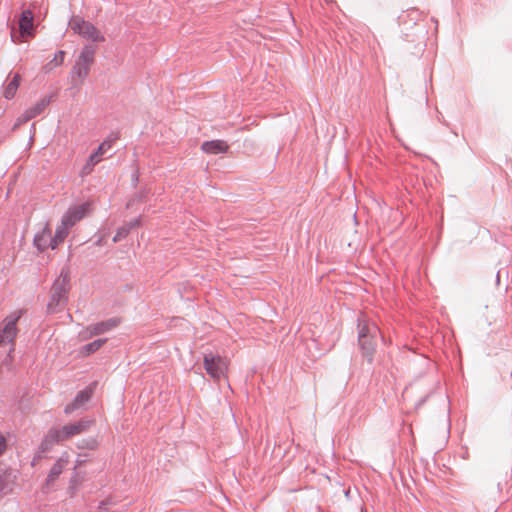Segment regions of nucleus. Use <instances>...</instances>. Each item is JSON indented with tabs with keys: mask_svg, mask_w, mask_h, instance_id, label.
Here are the masks:
<instances>
[{
	"mask_svg": "<svg viewBox=\"0 0 512 512\" xmlns=\"http://www.w3.org/2000/svg\"><path fill=\"white\" fill-rule=\"evenodd\" d=\"M94 424V419L81 418L75 422H68L63 425L51 427L42 439L39 449L41 452H47L51 450L55 444H62L81 435Z\"/></svg>",
	"mask_w": 512,
	"mask_h": 512,
	"instance_id": "f257e3e1",
	"label": "nucleus"
},
{
	"mask_svg": "<svg viewBox=\"0 0 512 512\" xmlns=\"http://www.w3.org/2000/svg\"><path fill=\"white\" fill-rule=\"evenodd\" d=\"M68 28L74 34L79 35L86 41L90 42H104L105 37L101 31L91 22L76 15L72 16L68 23Z\"/></svg>",
	"mask_w": 512,
	"mask_h": 512,
	"instance_id": "f03ea898",
	"label": "nucleus"
},
{
	"mask_svg": "<svg viewBox=\"0 0 512 512\" xmlns=\"http://www.w3.org/2000/svg\"><path fill=\"white\" fill-rule=\"evenodd\" d=\"M359 327V345L363 356L371 362L375 352L374 338L376 337L379 329L375 324H368L364 320L359 324Z\"/></svg>",
	"mask_w": 512,
	"mask_h": 512,
	"instance_id": "7ed1b4c3",
	"label": "nucleus"
},
{
	"mask_svg": "<svg viewBox=\"0 0 512 512\" xmlns=\"http://www.w3.org/2000/svg\"><path fill=\"white\" fill-rule=\"evenodd\" d=\"M22 312L15 311L6 316L0 323V346L11 344L10 353L14 351V342L18 334L17 322L21 318Z\"/></svg>",
	"mask_w": 512,
	"mask_h": 512,
	"instance_id": "20e7f679",
	"label": "nucleus"
},
{
	"mask_svg": "<svg viewBox=\"0 0 512 512\" xmlns=\"http://www.w3.org/2000/svg\"><path fill=\"white\" fill-rule=\"evenodd\" d=\"M204 369L207 374L214 380L219 381L221 378L227 377L229 368V360L219 355L206 354L203 359Z\"/></svg>",
	"mask_w": 512,
	"mask_h": 512,
	"instance_id": "39448f33",
	"label": "nucleus"
},
{
	"mask_svg": "<svg viewBox=\"0 0 512 512\" xmlns=\"http://www.w3.org/2000/svg\"><path fill=\"white\" fill-rule=\"evenodd\" d=\"M69 289V280L67 277L58 278L50 290V300L47 309L50 312L57 311L59 306L65 305Z\"/></svg>",
	"mask_w": 512,
	"mask_h": 512,
	"instance_id": "423d86ee",
	"label": "nucleus"
},
{
	"mask_svg": "<svg viewBox=\"0 0 512 512\" xmlns=\"http://www.w3.org/2000/svg\"><path fill=\"white\" fill-rule=\"evenodd\" d=\"M91 212V203L85 202L68 208L62 220L71 228Z\"/></svg>",
	"mask_w": 512,
	"mask_h": 512,
	"instance_id": "0eeeda50",
	"label": "nucleus"
},
{
	"mask_svg": "<svg viewBox=\"0 0 512 512\" xmlns=\"http://www.w3.org/2000/svg\"><path fill=\"white\" fill-rule=\"evenodd\" d=\"M50 104V99L47 97H44L40 99L36 104H34L32 107L26 109L16 120L14 129L18 128L22 124L28 122L29 120L33 119L34 117L42 114L45 109Z\"/></svg>",
	"mask_w": 512,
	"mask_h": 512,
	"instance_id": "6e6552de",
	"label": "nucleus"
},
{
	"mask_svg": "<svg viewBox=\"0 0 512 512\" xmlns=\"http://www.w3.org/2000/svg\"><path fill=\"white\" fill-rule=\"evenodd\" d=\"M95 390V384L89 385L84 390L80 391L73 401L68 403L64 408L66 415L72 414L74 411L83 407L92 397Z\"/></svg>",
	"mask_w": 512,
	"mask_h": 512,
	"instance_id": "1a4fd4ad",
	"label": "nucleus"
},
{
	"mask_svg": "<svg viewBox=\"0 0 512 512\" xmlns=\"http://www.w3.org/2000/svg\"><path fill=\"white\" fill-rule=\"evenodd\" d=\"M69 463L70 455L67 451H65L60 455V457L55 461V463L51 467L46 479V483L48 485L54 483L61 475L63 470L69 465Z\"/></svg>",
	"mask_w": 512,
	"mask_h": 512,
	"instance_id": "9d476101",
	"label": "nucleus"
},
{
	"mask_svg": "<svg viewBox=\"0 0 512 512\" xmlns=\"http://www.w3.org/2000/svg\"><path fill=\"white\" fill-rule=\"evenodd\" d=\"M15 480L10 469H0V499L13 491Z\"/></svg>",
	"mask_w": 512,
	"mask_h": 512,
	"instance_id": "9b49d317",
	"label": "nucleus"
},
{
	"mask_svg": "<svg viewBox=\"0 0 512 512\" xmlns=\"http://www.w3.org/2000/svg\"><path fill=\"white\" fill-rule=\"evenodd\" d=\"M34 243L36 247L41 251L47 248L55 249L57 247L54 245L52 231L49 226H45L43 230L35 236Z\"/></svg>",
	"mask_w": 512,
	"mask_h": 512,
	"instance_id": "f8f14e48",
	"label": "nucleus"
},
{
	"mask_svg": "<svg viewBox=\"0 0 512 512\" xmlns=\"http://www.w3.org/2000/svg\"><path fill=\"white\" fill-rule=\"evenodd\" d=\"M229 149V145L224 140H211L203 142L201 150L206 154H222L226 153Z\"/></svg>",
	"mask_w": 512,
	"mask_h": 512,
	"instance_id": "ddd939ff",
	"label": "nucleus"
},
{
	"mask_svg": "<svg viewBox=\"0 0 512 512\" xmlns=\"http://www.w3.org/2000/svg\"><path fill=\"white\" fill-rule=\"evenodd\" d=\"M33 18V13L30 10L22 12L19 21L20 34L22 37L32 36V30L34 27Z\"/></svg>",
	"mask_w": 512,
	"mask_h": 512,
	"instance_id": "4468645a",
	"label": "nucleus"
},
{
	"mask_svg": "<svg viewBox=\"0 0 512 512\" xmlns=\"http://www.w3.org/2000/svg\"><path fill=\"white\" fill-rule=\"evenodd\" d=\"M119 320L117 319H110L105 322L96 323L94 325H91L88 327V331L91 335H100L103 334L112 328L118 326Z\"/></svg>",
	"mask_w": 512,
	"mask_h": 512,
	"instance_id": "2eb2a0df",
	"label": "nucleus"
},
{
	"mask_svg": "<svg viewBox=\"0 0 512 512\" xmlns=\"http://www.w3.org/2000/svg\"><path fill=\"white\" fill-rule=\"evenodd\" d=\"M70 229L71 227L61 219V223L57 226L53 236L54 245L58 246L61 244L69 235Z\"/></svg>",
	"mask_w": 512,
	"mask_h": 512,
	"instance_id": "dca6fc26",
	"label": "nucleus"
},
{
	"mask_svg": "<svg viewBox=\"0 0 512 512\" xmlns=\"http://www.w3.org/2000/svg\"><path fill=\"white\" fill-rule=\"evenodd\" d=\"M20 82L21 76L19 74H15L4 89L3 95L6 99H12L15 96L19 88Z\"/></svg>",
	"mask_w": 512,
	"mask_h": 512,
	"instance_id": "f3484780",
	"label": "nucleus"
},
{
	"mask_svg": "<svg viewBox=\"0 0 512 512\" xmlns=\"http://www.w3.org/2000/svg\"><path fill=\"white\" fill-rule=\"evenodd\" d=\"M112 147V142L109 141V140H106L104 142H102L99 147L97 148V150L90 155V157L88 158L90 160V162H93L95 164H98L101 159H102V156Z\"/></svg>",
	"mask_w": 512,
	"mask_h": 512,
	"instance_id": "a211bd4d",
	"label": "nucleus"
},
{
	"mask_svg": "<svg viewBox=\"0 0 512 512\" xmlns=\"http://www.w3.org/2000/svg\"><path fill=\"white\" fill-rule=\"evenodd\" d=\"M94 55H95V51L91 47L85 46L82 49L77 62H80L81 64L90 66L94 61Z\"/></svg>",
	"mask_w": 512,
	"mask_h": 512,
	"instance_id": "6ab92c4d",
	"label": "nucleus"
},
{
	"mask_svg": "<svg viewBox=\"0 0 512 512\" xmlns=\"http://www.w3.org/2000/svg\"><path fill=\"white\" fill-rule=\"evenodd\" d=\"M64 57H65V52L62 51V50L58 51L54 55L53 59L43 67L44 71L45 72H50L54 68L62 65V63L64 61Z\"/></svg>",
	"mask_w": 512,
	"mask_h": 512,
	"instance_id": "aec40b11",
	"label": "nucleus"
},
{
	"mask_svg": "<svg viewBox=\"0 0 512 512\" xmlns=\"http://www.w3.org/2000/svg\"><path fill=\"white\" fill-rule=\"evenodd\" d=\"M106 342V339H97L87 345H85L82 349L83 354L89 355L91 353L99 350Z\"/></svg>",
	"mask_w": 512,
	"mask_h": 512,
	"instance_id": "412c9836",
	"label": "nucleus"
},
{
	"mask_svg": "<svg viewBox=\"0 0 512 512\" xmlns=\"http://www.w3.org/2000/svg\"><path fill=\"white\" fill-rule=\"evenodd\" d=\"M90 66L81 64L80 62H76L73 73L80 79L84 80L89 74Z\"/></svg>",
	"mask_w": 512,
	"mask_h": 512,
	"instance_id": "4be33fe9",
	"label": "nucleus"
},
{
	"mask_svg": "<svg viewBox=\"0 0 512 512\" xmlns=\"http://www.w3.org/2000/svg\"><path fill=\"white\" fill-rule=\"evenodd\" d=\"M130 233L129 228L125 225L121 226L117 229L115 236L113 237V242L116 243L128 236Z\"/></svg>",
	"mask_w": 512,
	"mask_h": 512,
	"instance_id": "5701e85b",
	"label": "nucleus"
},
{
	"mask_svg": "<svg viewBox=\"0 0 512 512\" xmlns=\"http://www.w3.org/2000/svg\"><path fill=\"white\" fill-rule=\"evenodd\" d=\"M97 446H98V441L94 438H90V439L81 441V443L78 445V448H80V449L88 448V449L94 450L97 448Z\"/></svg>",
	"mask_w": 512,
	"mask_h": 512,
	"instance_id": "b1692460",
	"label": "nucleus"
},
{
	"mask_svg": "<svg viewBox=\"0 0 512 512\" xmlns=\"http://www.w3.org/2000/svg\"><path fill=\"white\" fill-rule=\"evenodd\" d=\"M8 450V439L0 432V457H2Z\"/></svg>",
	"mask_w": 512,
	"mask_h": 512,
	"instance_id": "393cba45",
	"label": "nucleus"
},
{
	"mask_svg": "<svg viewBox=\"0 0 512 512\" xmlns=\"http://www.w3.org/2000/svg\"><path fill=\"white\" fill-rule=\"evenodd\" d=\"M124 225L129 228V231H131L132 229L141 227L142 226V220H141L140 217H138V218H135V219L125 223Z\"/></svg>",
	"mask_w": 512,
	"mask_h": 512,
	"instance_id": "a878e982",
	"label": "nucleus"
},
{
	"mask_svg": "<svg viewBox=\"0 0 512 512\" xmlns=\"http://www.w3.org/2000/svg\"><path fill=\"white\" fill-rule=\"evenodd\" d=\"M95 165H96L95 163L90 162V160L88 159L87 162L85 163V165L82 168V174L83 175H89L93 171Z\"/></svg>",
	"mask_w": 512,
	"mask_h": 512,
	"instance_id": "bb28decb",
	"label": "nucleus"
},
{
	"mask_svg": "<svg viewBox=\"0 0 512 512\" xmlns=\"http://www.w3.org/2000/svg\"><path fill=\"white\" fill-rule=\"evenodd\" d=\"M83 463H84V461H82V460L78 459V460L76 461L75 469H76L77 467L81 466Z\"/></svg>",
	"mask_w": 512,
	"mask_h": 512,
	"instance_id": "cd10ccee",
	"label": "nucleus"
},
{
	"mask_svg": "<svg viewBox=\"0 0 512 512\" xmlns=\"http://www.w3.org/2000/svg\"><path fill=\"white\" fill-rule=\"evenodd\" d=\"M71 484L72 485L76 484V480L74 478L71 479Z\"/></svg>",
	"mask_w": 512,
	"mask_h": 512,
	"instance_id": "c85d7f7f",
	"label": "nucleus"
},
{
	"mask_svg": "<svg viewBox=\"0 0 512 512\" xmlns=\"http://www.w3.org/2000/svg\"><path fill=\"white\" fill-rule=\"evenodd\" d=\"M360 512H366V510L364 508H361V511Z\"/></svg>",
	"mask_w": 512,
	"mask_h": 512,
	"instance_id": "c756f323",
	"label": "nucleus"
}]
</instances>
